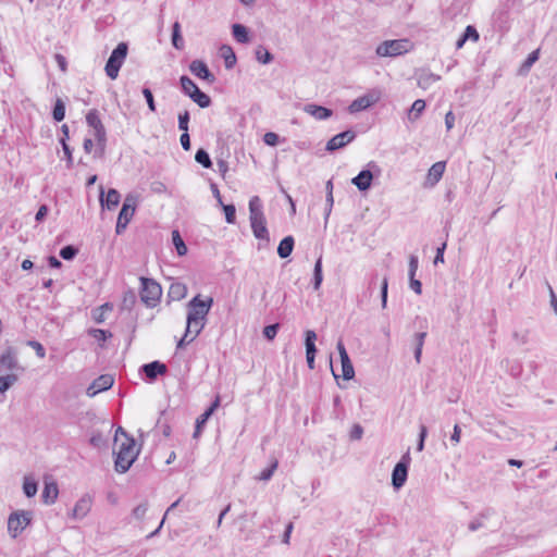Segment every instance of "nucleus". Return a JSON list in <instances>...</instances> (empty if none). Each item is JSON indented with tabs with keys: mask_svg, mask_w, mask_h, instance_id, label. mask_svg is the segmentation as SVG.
<instances>
[{
	"mask_svg": "<svg viewBox=\"0 0 557 557\" xmlns=\"http://www.w3.org/2000/svg\"><path fill=\"white\" fill-rule=\"evenodd\" d=\"M114 442L119 447L117 451H113L115 455L114 470L117 473H125L137 459L140 453V447L136 446L135 438L122 426L116 429Z\"/></svg>",
	"mask_w": 557,
	"mask_h": 557,
	"instance_id": "obj_1",
	"label": "nucleus"
},
{
	"mask_svg": "<svg viewBox=\"0 0 557 557\" xmlns=\"http://www.w3.org/2000/svg\"><path fill=\"white\" fill-rule=\"evenodd\" d=\"M213 306V298L208 297L207 299H202L198 294L193 297L187 304V333H191L193 325L198 322L207 321V315L209 314L211 308Z\"/></svg>",
	"mask_w": 557,
	"mask_h": 557,
	"instance_id": "obj_2",
	"label": "nucleus"
},
{
	"mask_svg": "<svg viewBox=\"0 0 557 557\" xmlns=\"http://www.w3.org/2000/svg\"><path fill=\"white\" fill-rule=\"evenodd\" d=\"M249 213L250 226L255 237L269 242L270 236L267 228V221L258 196H253L249 200Z\"/></svg>",
	"mask_w": 557,
	"mask_h": 557,
	"instance_id": "obj_3",
	"label": "nucleus"
},
{
	"mask_svg": "<svg viewBox=\"0 0 557 557\" xmlns=\"http://www.w3.org/2000/svg\"><path fill=\"white\" fill-rule=\"evenodd\" d=\"M140 299L149 308L156 307L161 299V285L153 278L141 276L140 278Z\"/></svg>",
	"mask_w": 557,
	"mask_h": 557,
	"instance_id": "obj_4",
	"label": "nucleus"
},
{
	"mask_svg": "<svg viewBox=\"0 0 557 557\" xmlns=\"http://www.w3.org/2000/svg\"><path fill=\"white\" fill-rule=\"evenodd\" d=\"M128 52V45L126 42H120L111 52L106 63V74L111 79H115L119 75L120 69L122 67Z\"/></svg>",
	"mask_w": 557,
	"mask_h": 557,
	"instance_id": "obj_5",
	"label": "nucleus"
},
{
	"mask_svg": "<svg viewBox=\"0 0 557 557\" xmlns=\"http://www.w3.org/2000/svg\"><path fill=\"white\" fill-rule=\"evenodd\" d=\"M411 48L408 39L385 40L376 48V54L380 57H397L407 53Z\"/></svg>",
	"mask_w": 557,
	"mask_h": 557,
	"instance_id": "obj_6",
	"label": "nucleus"
},
{
	"mask_svg": "<svg viewBox=\"0 0 557 557\" xmlns=\"http://www.w3.org/2000/svg\"><path fill=\"white\" fill-rule=\"evenodd\" d=\"M32 521L30 511H15L8 518V531L13 539H16Z\"/></svg>",
	"mask_w": 557,
	"mask_h": 557,
	"instance_id": "obj_7",
	"label": "nucleus"
},
{
	"mask_svg": "<svg viewBox=\"0 0 557 557\" xmlns=\"http://www.w3.org/2000/svg\"><path fill=\"white\" fill-rule=\"evenodd\" d=\"M410 461L411 458L408 450L406 454L401 456L400 460L395 465L392 472V485L395 490H399L405 485L408 476Z\"/></svg>",
	"mask_w": 557,
	"mask_h": 557,
	"instance_id": "obj_8",
	"label": "nucleus"
},
{
	"mask_svg": "<svg viewBox=\"0 0 557 557\" xmlns=\"http://www.w3.org/2000/svg\"><path fill=\"white\" fill-rule=\"evenodd\" d=\"M357 134L352 129L344 131L339 134L333 136L325 146V150L329 152H334L346 147L348 144L355 140Z\"/></svg>",
	"mask_w": 557,
	"mask_h": 557,
	"instance_id": "obj_9",
	"label": "nucleus"
},
{
	"mask_svg": "<svg viewBox=\"0 0 557 557\" xmlns=\"http://www.w3.org/2000/svg\"><path fill=\"white\" fill-rule=\"evenodd\" d=\"M368 168L376 169L380 172L379 166L374 161L368 163ZM373 181V174L370 169L361 170L357 176L351 180V184L355 185L360 191H367L371 188Z\"/></svg>",
	"mask_w": 557,
	"mask_h": 557,
	"instance_id": "obj_10",
	"label": "nucleus"
},
{
	"mask_svg": "<svg viewBox=\"0 0 557 557\" xmlns=\"http://www.w3.org/2000/svg\"><path fill=\"white\" fill-rule=\"evenodd\" d=\"M114 377L111 374H101L87 388V395L89 397L96 396L98 393L107 391L112 387Z\"/></svg>",
	"mask_w": 557,
	"mask_h": 557,
	"instance_id": "obj_11",
	"label": "nucleus"
},
{
	"mask_svg": "<svg viewBox=\"0 0 557 557\" xmlns=\"http://www.w3.org/2000/svg\"><path fill=\"white\" fill-rule=\"evenodd\" d=\"M0 368L3 370H23V368L18 364L17 354L15 348L9 346L4 349V351L0 355Z\"/></svg>",
	"mask_w": 557,
	"mask_h": 557,
	"instance_id": "obj_12",
	"label": "nucleus"
},
{
	"mask_svg": "<svg viewBox=\"0 0 557 557\" xmlns=\"http://www.w3.org/2000/svg\"><path fill=\"white\" fill-rule=\"evenodd\" d=\"M189 71L198 78L212 84L215 76L210 72L208 65L202 60H194L189 64Z\"/></svg>",
	"mask_w": 557,
	"mask_h": 557,
	"instance_id": "obj_13",
	"label": "nucleus"
},
{
	"mask_svg": "<svg viewBox=\"0 0 557 557\" xmlns=\"http://www.w3.org/2000/svg\"><path fill=\"white\" fill-rule=\"evenodd\" d=\"M166 371L168 367L158 360L145 363L140 367V372H143L150 382L156 381L159 375L165 374Z\"/></svg>",
	"mask_w": 557,
	"mask_h": 557,
	"instance_id": "obj_14",
	"label": "nucleus"
},
{
	"mask_svg": "<svg viewBox=\"0 0 557 557\" xmlns=\"http://www.w3.org/2000/svg\"><path fill=\"white\" fill-rule=\"evenodd\" d=\"M100 195L99 201L102 208H107L108 210H113L119 206L121 195L115 188H110L104 196V188L100 186Z\"/></svg>",
	"mask_w": 557,
	"mask_h": 557,
	"instance_id": "obj_15",
	"label": "nucleus"
},
{
	"mask_svg": "<svg viewBox=\"0 0 557 557\" xmlns=\"http://www.w3.org/2000/svg\"><path fill=\"white\" fill-rule=\"evenodd\" d=\"M379 100V97L373 94H367L355 99L348 107L350 113H357L368 109Z\"/></svg>",
	"mask_w": 557,
	"mask_h": 557,
	"instance_id": "obj_16",
	"label": "nucleus"
},
{
	"mask_svg": "<svg viewBox=\"0 0 557 557\" xmlns=\"http://www.w3.org/2000/svg\"><path fill=\"white\" fill-rule=\"evenodd\" d=\"M304 112L313 116L318 121H324L333 115V111L326 107L315 103H307L304 106Z\"/></svg>",
	"mask_w": 557,
	"mask_h": 557,
	"instance_id": "obj_17",
	"label": "nucleus"
},
{
	"mask_svg": "<svg viewBox=\"0 0 557 557\" xmlns=\"http://www.w3.org/2000/svg\"><path fill=\"white\" fill-rule=\"evenodd\" d=\"M446 163L444 161L435 162L428 172L426 184L430 186L436 185L445 172Z\"/></svg>",
	"mask_w": 557,
	"mask_h": 557,
	"instance_id": "obj_18",
	"label": "nucleus"
},
{
	"mask_svg": "<svg viewBox=\"0 0 557 557\" xmlns=\"http://www.w3.org/2000/svg\"><path fill=\"white\" fill-rule=\"evenodd\" d=\"M417 82L418 86L428 89L431 87L432 84L441 79V76L437 74H434L430 72L426 69H422L419 72H417Z\"/></svg>",
	"mask_w": 557,
	"mask_h": 557,
	"instance_id": "obj_19",
	"label": "nucleus"
},
{
	"mask_svg": "<svg viewBox=\"0 0 557 557\" xmlns=\"http://www.w3.org/2000/svg\"><path fill=\"white\" fill-rule=\"evenodd\" d=\"M135 211L127 209V207H122L121 211L117 215V221L115 225V232L117 235H121L127 227L132 218L134 216Z\"/></svg>",
	"mask_w": 557,
	"mask_h": 557,
	"instance_id": "obj_20",
	"label": "nucleus"
},
{
	"mask_svg": "<svg viewBox=\"0 0 557 557\" xmlns=\"http://www.w3.org/2000/svg\"><path fill=\"white\" fill-rule=\"evenodd\" d=\"M91 508V499L89 496H83L82 498H79L73 510H72V516L73 518L75 519H82L84 518L90 510Z\"/></svg>",
	"mask_w": 557,
	"mask_h": 557,
	"instance_id": "obj_21",
	"label": "nucleus"
},
{
	"mask_svg": "<svg viewBox=\"0 0 557 557\" xmlns=\"http://www.w3.org/2000/svg\"><path fill=\"white\" fill-rule=\"evenodd\" d=\"M495 513V510L492 507H487L483 509L470 523L468 524V529L471 532H475L479 529L484 527V520L491 518Z\"/></svg>",
	"mask_w": 557,
	"mask_h": 557,
	"instance_id": "obj_22",
	"label": "nucleus"
},
{
	"mask_svg": "<svg viewBox=\"0 0 557 557\" xmlns=\"http://www.w3.org/2000/svg\"><path fill=\"white\" fill-rule=\"evenodd\" d=\"M59 494V488L55 482H45V486L41 493V499L45 504L51 505L53 504Z\"/></svg>",
	"mask_w": 557,
	"mask_h": 557,
	"instance_id": "obj_23",
	"label": "nucleus"
},
{
	"mask_svg": "<svg viewBox=\"0 0 557 557\" xmlns=\"http://www.w3.org/2000/svg\"><path fill=\"white\" fill-rule=\"evenodd\" d=\"M95 139L97 141V149L95 151L96 158H101L104 154L106 145H107V132L104 126L97 127L95 129Z\"/></svg>",
	"mask_w": 557,
	"mask_h": 557,
	"instance_id": "obj_24",
	"label": "nucleus"
},
{
	"mask_svg": "<svg viewBox=\"0 0 557 557\" xmlns=\"http://www.w3.org/2000/svg\"><path fill=\"white\" fill-rule=\"evenodd\" d=\"M294 246H295V239L293 236L288 235V236L284 237L280 242L278 247H277V255L280 256V258H282V259L288 258L293 252Z\"/></svg>",
	"mask_w": 557,
	"mask_h": 557,
	"instance_id": "obj_25",
	"label": "nucleus"
},
{
	"mask_svg": "<svg viewBox=\"0 0 557 557\" xmlns=\"http://www.w3.org/2000/svg\"><path fill=\"white\" fill-rule=\"evenodd\" d=\"M220 55L224 59V64L227 70H231L235 66L237 59L231 46L222 45L220 48Z\"/></svg>",
	"mask_w": 557,
	"mask_h": 557,
	"instance_id": "obj_26",
	"label": "nucleus"
},
{
	"mask_svg": "<svg viewBox=\"0 0 557 557\" xmlns=\"http://www.w3.org/2000/svg\"><path fill=\"white\" fill-rule=\"evenodd\" d=\"M317 333L312 330H308L305 333V346H306V356H315L317 355Z\"/></svg>",
	"mask_w": 557,
	"mask_h": 557,
	"instance_id": "obj_27",
	"label": "nucleus"
},
{
	"mask_svg": "<svg viewBox=\"0 0 557 557\" xmlns=\"http://www.w3.org/2000/svg\"><path fill=\"white\" fill-rule=\"evenodd\" d=\"M220 407V396L218 395L215 397V399L211 403V405L205 410L203 413H201L196 422L201 424V425H206V423L208 422V420L210 419V417L214 413V411Z\"/></svg>",
	"mask_w": 557,
	"mask_h": 557,
	"instance_id": "obj_28",
	"label": "nucleus"
},
{
	"mask_svg": "<svg viewBox=\"0 0 557 557\" xmlns=\"http://www.w3.org/2000/svg\"><path fill=\"white\" fill-rule=\"evenodd\" d=\"M232 34L234 38L240 44H246L249 41L248 28L243 24H234L232 26Z\"/></svg>",
	"mask_w": 557,
	"mask_h": 557,
	"instance_id": "obj_29",
	"label": "nucleus"
},
{
	"mask_svg": "<svg viewBox=\"0 0 557 557\" xmlns=\"http://www.w3.org/2000/svg\"><path fill=\"white\" fill-rule=\"evenodd\" d=\"M189 98L202 109L211 104V98L200 89L194 90V94H190Z\"/></svg>",
	"mask_w": 557,
	"mask_h": 557,
	"instance_id": "obj_30",
	"label": "nucleus"
},
{
	"mask_svg": "<svg viewBox=\"0 0 557 557\" xmlns=\"http://www.w3.org/2000/svg\"><path fill=\"white\" fill-rule=\"evenodd\" d=\"M172 45L175 49L182 50L184 49V39L181 34V24L178 22H175L172 25Z\"/></svg>",
	"mask_w": 557,
	"mask_h": 557,
	"instance_id": "obj_31",
	"label": "nucleus"
},
{
	"mask_svg": "<svg viewBox=\"0 0 557 557\" xmlns=\"http://www.w3.org/2000/svg\"><path fill=\"white\" fill-rule=\"evenodd\" d=\"M186 294H187V288L182 283H173L170 286L169 297H171L173 300H181L186 296Z\"/></svg>",
	"mask_w": 557,
	"mask_h": 557,
	"instance_id": "obj_32",
	"label": "nucleus"
},
{
	"mask_svg": "<svg viewBox=\"0 0 557 557\" xmlns=\"http://www.w3.org/2000/svg\"><path fill=\"white\" fill-rule=\"evenodd\" d=\"M322 281H323L322 257L320 256L318 258V260L315 261L314 269H313L312 284H313V289L314 290H318L320 288V286L322 284Z\"/></svg>",
	"mask_w": 557,
	"mask_h": 557,
	"instance_id": "obj_33",
	"label": "nucleus"
},
{
	"mask_svg": "<svg viewBox=\"0 0 557 557\" xmlns=\"http://www.w3.org/2000/svg\"><path fill=\"white\" fill-rule=\"evenodd\" d=\"M341 362H342V376L344 380L346 381H349L351 379H354L355 376V370H354V366L351 363V360L348 357H343L341 358Z\"/></svg>",
	"mask_w": 557,
	"mask_h": 557,
	"instance_id": "obj_34",
	"label": "nucleus"
},
{
	"mask_svg": "<svg viewBox=\"0 0 557 557\" xmlns=\"http://www.w3.org/2000/svg\"><path fill=\"white\" fill-rule=\"evenodd\" d=\"M424 109H425V101L422 99H417L412 103L411 108L409 109L408 119L410 121H416L421 115V113L424 111Z\"/></svg>",
	"mask_w": 557,
	"mask_h": 557,
	"instance_id": "obj_35",
	"label": "nucleus"
},
{
	"mask_svg": "<svg viewBox=\"0 0 557 557\" xmlns=\"http://www.w3.org/2000/svg\"><path fill=\"white\" fill-rule=\"evenodd\" d=\"M172 242L178 256L187 253V247L177 230L172 231Z\"/></svg>",
	"mask_w": 557,
	"mask_h": 557,
	"instance_id": "obj_36",
	"label": "nucleus"
},
{
	"mask_svg": "<svg viewBox=\"0 0 557 557\" xmlns=\"http://www.w3.org/2000/svg\"><path fill=\"white\" fill-rule=\"evenodd\" d=\"M52 117L55 122H61L65 117V103L61 98H58L54 102Z\"/></svg>",
	"mask_w": 557,
	"mask_h": 557,
	"instance_id": "obj_37",
	"label": "nucleus"
},
{
	"mask_svg": "<svg viewBox=\"0 0 557 557\" xmlns=\"http://www.w3.org/2000/svg\"><path fill=\"white\" fill-rule=\"evenodd\" d=\"M180 83H181L182 90L188 97L190 96V94H194V90L199 89V87L195 84V82L187 75L181 76Z\"/></svg>",
	"mask_w": 557,
	"mask_h": 557,
	"instance_id": "obj_38",
	"label": "nucleus"
},
{
	"mask_svg": "<svg viewBox=\"0 0 557 557\" xmlns=\"http://www.w3.org/2000/svg\"><path fill=\"white\" fill-rule=\"evenodd\" d=\"M195 160L199 164H201L205 169H211L212 168L211 158H210L209 153L207 152V150H205L203 148H199L196 151Z\"/></svg>",
	"mask_w": 557,
	"mask_h": 557,
	"instance_id": "obj_39",
	"label": "nucleus"
},
{
	"mask_svg": "<svg viewBox=\"0 0 557 557\" xmlns=\"http://www.w3.org/2000/svg\"><path fill=\"white\" fill-rule=\"evenodd\" d=\"M539 58H540V50L536 49V50L532 51L527 57V59L523 61V63L521 64L519 73L522 74V73L528 72L532 67V65L539 60Z\"/></svg>",
	"mask_w": 557,
	"mask_h": 557,
	"instance_id": "obj_40",
	"label": "nucleus"
},
{
	"mask_svg": "<svg viewBox=\"0 0 557 557\" xmlns=\"http://www.w3.org/2000/svg\"><path fill=\"white\" fill-rule=\"evenodd\" d=\"M256 59L262 64H269L273 61V54L263 46L256 49Z\"/></svg>",
	"mask_w": 557,
	"mask_h": 557,
	"instance_id": "obj_41",
	"label": "nucleus"
},
{
	"mask_svg": "<svg viewBox=\"0 0 557 557\" xmlns=\"http://www.w3.org/2000/svg\"><path fill=\"white\" fill-rule=\"evenodd\" d=\"M17 379V375L14 373L0 376V393L4 394Z\"/></svg>",
	"mask_w": 557,
	"mask_h": 557,
	"instance_id": "obj_42",
	"label": "nucleus"
},
{
	"mask_svg": "<svg viewBox=\"0 0 557 557\" xmlns=\"http://www.w3.org/2000/svg\"><path fill=\"white\" fill-rule=\"evenodd\" d=\"M506 367H507L508 373L512 377L517 379V377H519L522 374L523 368H522L521 362L518 361V360H507L506 361Z\"/></svg>",
	"mask_w": 557,
	"mask_h": 557,
	"instance_id": "obj_43",
	"label": "nucleus"
},
{
	"mask_svg": "<svg viewBox=\"0 0 557 557\" xmlns=\"http://www.w3.org/2000/svg\"><path fill=\"white\" fill-rule=\"evenodd\" d=\"M86 122H87L88 126L94 128V131L97 129V127L103 126V124L99 117L98 110H96V109H91L86 114Z\"/></svg>",
	"mask_w": 557,
	"mask_h": 557,
	"instance_id": "obj_44",
	"label": "nucleus"
},
{
	"mask_svg": "<svg viewBox=\"0 0 557 557\" xmlns=\"http://www.w3.org/2000/svg\"><path fill=\"white\" fill-rule=\"evenodd\" d=\"M78 248L73 245H66L60 249V257L66 261L73 260L77 253Z\"/></svg>",
	"mask_w": 557,
	"mask_h": 557,
	"instance_id": "obj_45",
	"label": "nucleus"
},
{
	"mask_svg": "<svg viewBox=\"0 0 557 557\" xmlns=\"http://www.w3.org/2000/svg\"><path fill=\"white\" fill-rule=\"evenodd\" d=\"M37 490L38 485L36 481L29 480L28 478L24 479L23 492L26 495V497H34L37 493Z\"/></svg>",
	"mask_w": 557,
	"mask_h": 557,
	"instance_id": "obj_46",
	"label": "nucleus"
},
{
	"mask_svg": "<svg viewBox=\"0 0 557 557\" xmlns=\"http://www.w3.org/2000/svg\"><path fill=\"white\" fill-rule=\"evenodd\" d=\"M277 459H273L270 466L260 472L258 479L260 481H269L272 478L274 471L277 469Z\"/></svg>",
	"mask_w": 557,
	"mask_h": 557,
	"instance_id": "obj_47",
	"label": "nucleus"
},
{
	"mask_svg": "<svg viewBox=\"0 0 557 557\" xmlns=\"http://www.w3.org/2000/svg\"><path fill=\"white\" fill-rule=\"evenodd\" d=\"M222 209L225 213V221L228 224H234L236 222V208L234 205H224L222 203Z\"/></svg>",
	"mask_w": 557,
	"mask_h": 557,
	"instance_id": "obj_48",
	"label": "nucleus"
},
{
	"mask_svg": "<svg viewBox=\"0 0 557 557\" xmlns=\"http://www.w3.org/2000/svg\"><path fill=\"white\" fill-rule=\"evenodd\" d=\"M333 406H334L333 417L335 419H343V417H344V408L342 406V399H341L339 395L334 396V398H333Z\"/></svg>",
	"mask_w": 557,
	"mask_h": 557,
	"instance_id": "obj_49",
	"label": "nucleus"
},
{
	"mask_svg": "<svg viewBox=\"0 0 557 557\" xmlns=\"http://www.w3.org/2000/svg\"><path fill=\"white\" fill-rule=\"evenodd\" d=\"M190 120L189 112L185 110L178 114V129L182 132H188V123Z\"/></svg>",
	"mask_w": 557,
	"mask_h": 557,
	"instance_id": "obj_50",
	"label": "nucleus"
},
{
	"mask_svg": "<svg viewBox=\"0 0 557 557\" xmlns=\"http://www.w3.org/2000/svg\"><path fill=\"white\" fill-rule=\"evenodd\" d=\"M143 96L145 97L148 108L151 112H156V102L154 97L150 88L144 87L143 88Z\"/></svg>",
	"mask_w": 557,
	"mask_h": 557,
	"instance_id": "obj_51",
	"label": "nucleus"
},
{
	"mask_svg": "<svg viewBox=\"0 0 557 557\" xmlns=\"http://www.w3.org/2000/svg\"><path fill=\"white\" fill-rule=\"evenodd\" d=\"M89 443L91 446H94L96 448H101L106 445L107 441L100 432H97L90 436Z\"/></svg>",
	"mask_w": 557,
	"mask_h": 557,
	"instance_id": "obj_52",
	"label": "nucleus"
},
{
	"mask_svg": "<svg viewBox=\"0 0 557 557\" xmlns=\"http://www.w3.org/2000/svg\"><path fill=\"white\" fill-rule=\"evenodd\" d=\"M461 36L467 40L471 39L473 41H478L480 37L476 28L472 25H468Z\"/></svg>",
	"mask_w": 557,
	"mask_h": 557,
	"instance_id": "obj_53",
	"label": "nucleus"
},
{
	"mask_svg": "<svg viewBox=\"0 0 557 557\" xmlns=\"http://www.w3.org/2000/svg\"><path fill=\"white\" fill-rule=\"evenodd\" d=\"M278 327H280V325L277 323L267 325L263 329V336L267 339L272 341L276 336Z\"/></svg>",
	"mask_w": 557,
	"mask_h": 557,
	"instance_id": "obj_54",
	"label": "nucleus"
},
{
	"mask_svg": "<svg viewBox=\"0 0 557 557\" xmlns=\"http://www.w3.org/2000/svg\"><path fill=\"white\" fill-rule=\"evenodd\" d=\"M90 334L98 341H107L108 338H110L112 336V333L110 331H107V330H101V329H92L90 331Z\"/></svg>",
	"mask_w": 557,
	"mask_h": 557,
	"instance_id": "obj_55",
	"label": "nucleus"
},
{
	"mask_svg": "<svg viewBox=\"0 0 557 557\" xmlns=\"http://www.w3.org/2000/svg\"><path fill=\"white\" fill-rule=\"evenodd\" d=\"M26 344H27V346L32 347L35 350L36 355L39 358H45L46 349L39 342H37L35 339H30Z\"/></svg>",
	"mask_w": 557,
	"mask_h": 557,
	"instance_id": "obj_56",
	"label": "nucleus"
},
{
	"mask_svg": "<svg viewBox=\"0 0 557 557\" xmlns=\"http://www.w3.org/2000/svg\"><path fill=\"white\" fill-rule=\"evenodd\" d=\"M147 510H148V504L141 503L133 509L132 515L134 516V518L141 520L145 517Z\"/></svg>",
	"mask_w": 557,
	"mask_h": 557,
	"instance_id": "obj_57",
	"label": "nucleus"
},
{
	"mask_svg": "<svg viewBox=\"0 0 557 557\" xmlns=\"http://www.w3.org/2000/svg\"><path fill=\"white\" fill-rule=\"evenodd\" d=\"M428 436V429L424 424L420 425L419 438L417 443V450L422 451L424 449V441Z\"/></svg>",
	"mask_w": 557,
	"mask_h": 557,
	"instance_id": "obj_58",
	"label": "nucleus"
},
{
	"mask_svg": "<svg viewBox=\"0 0 557 557\" xmlns=\"http://www.w3.org/2000/svg\"><path fill=\"white\" fill-rule=\"evenodd\" d=\"M60 144L66 157V166L70 169L73 165L72 148L69 146L67 143H64V140H60Z\"/></svg>",
	"mask_w": 557,
	"mask_h": 557,
	"instance_id": "obj_59",
	"label": "nucleus"
},
{
	"mask_svg": "<svg viewBox=\"0 0 557 557\" xmlns=\"http://www.w3.org/2000/svg\"><path fill=\"white\" fill-rule=\"evenodd\" d=\"M137 201L138 198L136 195L128 194L126 195L122 207H127V209L136 211Z\"/></svg>",
	"mask_w": 557,
	"mask_h": 557,
	"instance_id": "obj_60",
	"label": "nucleus"
},
{
	"mask_svg": "<svg viewBox=\"0 0 557 557\" xmlns=\"http://www.w3.org/2000/svg\"><path fill=\"white\" fill-rule=\"evenodd\" d=\"M191 333H187V329L185 330V333L183 335V337L177 342L176 344V348L177 349H182L184 348L186 345L190 344L191 342L195 341V336H190Z\"/></svg>",
	"mask_w": 557,
	"mask_h": 557,
	"instance_id": "obj_61",
	"label": "nucleus"
},
{
	"mask_svg": "<svg viewBox=\"0 0 557 557\" xmlns=\"http://www.w3.org/2000/svg\"><path fill=\"white\" fill-rule=\"evenodd\" d=\"M278 135L276 133H273V132H268L264 134L263 136V141L265 145L268 146H276L277 143H278Z\"/></svg>",
	"mask_w": 557,
	"mask_h": 557,
	"instance_id": "obj_62",
	"label": "nucleus"
},
{
	"mask_svg": "<svg viewBox=\"0 0 557 557\" xmlns=\"http://www.w3.org/2000/svg\"><path fill=\"white\" fill-rule=\"evenodd\" d=\"M426 335H428L426 331H421V332L414 333V335H413V346L414 347L423 348Z\"/></svg>",
	"mask_w": 557,
	"mask_h": 557,
	"instance_id": "obj_63",
	"label": "nucleus"
},
{
	"mask_svg": "<svg viewBox=\"0 0 557 557\" xmlns=\"http://www.w3.org/2000/svg\"><path fill=\"white\" fill-rule=\"evenodd\" d=\"M135 301H136V296H135L134 292L133 290H128L124 295L123 307L127 308V309H131V307L135 304Z\"/></svg>",
	"mask_w": 557,
	"mask_h": 557,
	"instance_id": "obj_64",
	"label": "nucleus"
}]
</instances>
